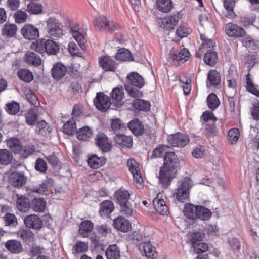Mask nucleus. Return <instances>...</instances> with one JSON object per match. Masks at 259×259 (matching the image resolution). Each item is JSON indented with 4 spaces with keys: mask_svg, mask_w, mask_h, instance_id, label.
Segmentation results:
<instances>
[{
    "mask_svg": "<svg viewBox=\"0 0 259 259\" xmlns=\"http://www.w3.org/2000/svg\"><path fill=\"white\" fill-rule=\"evenodd\" d=\"M204 236V234L201 231L195 232L192 233L191 234V241L192 246L201 241Z\"/></svg>",
    "mask_w": 259,
    "mask_h": 259,
    "instance_id": "338daca9",
    "label": "nucleus"
},
{
    "mask_svg": "<svg viewBox=\"0 0 259 259\" xmlns=\"http://www.w3.org/2000/svg\"><path fill=\"white\" fill-rule=\"evenodd\" d=\"M192 186V181L189 178H185L182 181L179 187V202L189 201L190 189Z\"/></svg>",
    "mask_w": 259,
    "mask_h": 259,
    "instance_id": "423d86ee",
    "label": "nucleus"
},
{
    "mask_svg": "<svg viewBox=\"0 0 259 259\" xmlns=\"http://www.w3.org/2000/svg\"><path fill=\"white\" fill-rule=\"evenodd\" d=\"M124 92L122 87H115L112 90V98L117 102H120L123 98Z\"/></svg>",
    "mask_w": 259,
    "mask_h": 259,
    "instance_id": "052dcab7",
    "label": "nucleus"
},
{
    "mask_svg": "<svg viewBox=\"0 0 259 259\" xmlns=\"http://www.w3.org/2000/svg\"><path fill=\"white\" fill-rule=\"evenodd\" d=\"M205 148L202 146H197L192 151V154L196 158H201L205 155Z\"/></svg>",
    "mask_w": 259,
    "mask_h": 259,
    "instance_id": "774afa93",
    "label": "nucleus"
},
{
    "mask_svg": "<svg viewBox=\"0 0 259 259\" xmlns=\"http://www.w3.org/2000/svg\"><path fill=\"white\" fill-rule=\"evenodd\" d=\"M35 168L37 171L41 173H44L47 171L48 166L44 160L39 158L35 161Z\"/></svg>",
    "mask_w": 259,
    "mask_h": 259,
    "instance_id": "69168bd1",
    "label": "nucleus"
},
{
    "mask_svg": "<svg viewBox=\"0 0 259 259\" xmlns=\"http://www.w3.org/2000/svg\"><path fill=\"white\" fill-rule=\"evenodd\" d=\"M123 134H118V135L115 136L114 139L116 143L122 147H131L133 145L132 138Z\"/></svg>",
    "mask_w": 259,
    "mask_h": 259,
    "instance_id": "393cba45",
    "label": "nucleus"
},
{
    "mask_svg": "<svg viewBox=\"0 0 259 259\" xmlns=\"http://www.w3.org/2000/svg\"><path fill=\"white\" fill-rule=\"evenodd\" d=\"M114 209V205L110 200H105L100 204V214L101 216H107Z\"/></svg>",
    "mask_w": 259,
    "mask_h": 259,
    "instance_id": "bb28decb",
    "label": "nucleus"
},
{
    "mask_svg": "<svg viewBox=\"0 0 259 259\" xmlns=\"http://www.w3.org/2000/svg\"><path fill=\"white\" fill-rule=\"evenodd\" d=\"M153 205L156 211L161 215H166L168 212V207L163 199H155Z\"/></svg>",
    "mask_w": 259,
    "mask_h": 259,
    "instance_id": "473e14b6",
    "label": "nucleus"
},
{
    "mask_svg": "<svg viewBox=\"0 0 259 259\" xmlns=\"http://www.w3.org/2000/svg\"><path fill=\"white\" fill-rule=\"evenodd\" d=\"M6 110L10 114L15 115L20 110L19 104L16 102H12L6 104Z\"/></svg>",
    "mask_w": 259,
    "mask_h": 259,
    "instance_id": "bf43d9fd",
    "label": "nucleus"
},
{
    "mask_svg": "<svg viewBox=\"0 0 259 259\" xmlns=\"http://www.w3.org/2000/svg\"><path fill=\"white\" fill-rule=\"evenodd\" d=\"M13 159L12 154L7 149L0 150V164L8 165Z\"/></svg>",
    "mask_w": 259,
    "mask_h": 259,
    "instance_id": "ea45409f",
    "label": "nucleus"
},
{
    "mask_svg": "<svg viewBox=\"0 0 259 259\" xmlns=\"http://www.w3.org/2000/svg\"><path fill=\"white\" fill-rule=\"evenodd\" d=\"M199 21L201 25L206 30L213 29V24L206 14H201L199 16Z\"/></svg>",
    "mask_w": 259,
    "mask_h": 259,
    "instance_id": "09e8293b",
    "label": "nucleus"
},
{
    "mask_svg": "<svg viewBox=\"0 0 259 259\" xmlns=\"http://www.w3.org/2000/svg\"><path fill=\"white\" fill-rule=\"evenodd\" d=\"M46 23L48 35L50 38L57 40L63 36L61 23L58 19L54 17L49 18Z\"/></svg>",
    "mask_w": 259,
    "mask_h": 259,
    "instance_id": "7ed1b4c3",
    "label": "nucleus"
},
{
    "mask_svg": "<svg viewBox=\"0 0 259 259\" xmlns=\"http://www.w3.org/2000/svg\"><path fill=\"white\" fill-rule=\"evenodd\" d=\"M207 103L208 107L210 109L214 110L218 107L220 101L217 95L213 93H211L209 94L207 97Z\"/></svg>",
    "mask_w": 259,
    "mask_h": 259,
    "instance_id": "3c124183",
    "label": "nucleus"
},
{
    "mask_svg": "<svg viewBox=\"0 0 259 259\" xmlns=\"http://www.w3.org/2000/svg\"><path fill=\"white\" fill-rule=\"evenodd\" d=\"M99 64L106 71H115L117 68V64L109 56H103L100 57Z\"/></svg>",
    "mask_w": 259,
    "mask_h": 259,
    "instance_id": "f8f14e48",
    "label": "nucleus"
},
{
    "mask_svg": "<svg viewBox=\"0 0 259 259\" xmlns=\"http://www.w3.org/2000/svg\"><path fill=\"white\" fill-rule=\"evenodd\" d=\"M17 31V27L15 24L6 23L2 29V35L7 38L12 37L15 35Z\"/></svg>",
    "mask_w": 259,
    "mask_h": 259,
    "instance_id": "72a5a7b5",
    "label": "nucleus"
},
{
    "mask_svg": "<svg viewBox=\"0 0 259 259\" xmlns=\"http://www.w3.org/2000/svg\"><path fill=\"white\" fill-rule=\"evenodd\" d=\"M26 177L23 172H14L10 176V182L15 187H20L26 182Z\"/></svg>",
    "mask_w": 259,
    "mask_h": 259,
    "instance_id": "dca6fc26",
    "label": "nucleus"
},
{
    "mask_svg": "<svg viewBox=\"0 0 259 259\" xmlns=\"http://www.w3.org/2000/svg\"><path fill=\"white\" fill-rule=\"evenodd\" d=\"M95 27L100 31L113 32L118 28L113 21H108L104 16H101L96 19Z\"/></svg>",
    "mask_w": 259,
    "mask_h": 259,
    "instance_id": "20e7f679",
    "label": "nucleus"
},
{
    "mask_svg": "<svg viewBox=\"0 0 259 259\" xmlns=\"http://www.w3.org/2000/svg\"><path fill=\"white\" fill-rule=\"evenodd\" d=\"M156 7L159 10L166 13L171 10L173 5L171 0H157Z\"/></svg>",
    "mask_w": 259,
    "mask_h": 259,
    "instance_id": "58836bf2",
    "label": "nucleus"
},
{
    "mask_svg": "<svg viewBox=\"0 0 259 259\" xmlns=\"http://www.w3.org/2000/svg\"><path fill=\"white\" fill-rule=\"evenodd\" d=\"M204 61L206 64L213 66L218 61V56L215 52L208 51L204 56Z\"/></svg>",
    "mask_w": 259,
    "mask_h": 259,
    "instance_id": "79ce46f5",
    "label": "nucleus"
},
{
    "mask_svg": "<svg viewBox=\"0 0 259 259\" xmlns=\"http://www.w3.org/2000/svg\"><path fill=\"white\" fill-rule=\"evenodd\" d=\"M106 160L104 158L98 157L94 155L88 159V164L93 168L97 169L105 163Z\"/></svg>",
    "mask_w": 259,
    "mask_h": 259,
    "instance_id": "e433bc0d",
    "label": "nucleus"
},
{
    "mask_svg": "<svg viewBox=\"0 0 259 259\" xmlns=\"http://www.w3.org/2000/svg\"><path fill=\"white\" fill-rule=\"evenodd\" d=\"M176 172V169H172V168L165 166V165L162 166L160 169L158 176L161 185L164 187L168 185Z\"/></svg>",
    "mask_w": 259,
    "mask_h": 259,
    "instance_id": "39448f33",
    "label": "nucleus"
},
{
    "mask_svg": "<svg viewBox=\"0 0 259 259\" xmlns=\"http://www.w3.org/2000/svg\"><path fill=\"white\" fill-rule=\"evenodd\" d=\"M141 252L148 258L153 259L156 257V249L151 244L147 242H142L139 247ZM144 255V254H143Z\"/></svg>",
    "mask_w": 259,
    "mask_h": 259,
    "instance_id": "f3484780",
    "label": "nucleus"
},
{
    "mask_svg": "<svg viewBox=\"0 0 259 259\" xmlns=\"http://www.w3.org/2000/svg\"><path fill=\"white\" fill-rule=\"evenodd\" d=\"M76 130L75 120L73 118L66 122L62 127V131L67 135H73Z\"/></svg>",
    "mask_w": 259,
    "mask_h": 259,
    "instance_id": "c03bdc74",
    "label": "nucleus"
},
{
    "mask_svg": "<svg viewBox=\"0 0 259 259\" xmlns=\"http://www.w3.org/2000/svg\"><path fill=\"white\" fill-rule=\"evenodd\" d=\"M114 196L117 203L122 205L128 203L130 194L128 191L120 189L115 192Z\"/></svg>",
    "mask_w": 259,
    "mask_h": 259,
    "instance_id": "c85d7f7f",
    "label": "nucleus"
},
{
    "mask_svg": "<svg viewBox=\"0 0 259 259\" xmlns=\"http://www.w3.org/2000/svg\"><path fill=\"white\" fill-rule=\"evenodd\" d=\"M221 79L220 73L215 70L210 71L207 74V86H217L221 83Z\"/></svg>",
    "mask_w": 259,
    "mask_h": 259,
    "instance_id": "a878e982",
    "label": "nucleus"
},
{
    "mask_svg": "<svg viewBox=\"0 0 259 259\" xmlns=\"http://www.w3.org/2000/svg\"><path fill=\"white\" fill-rule=\"evenodd\" d=\"M24 60L27 64L35 67L39 66L41 63L40 56L36 53L33 52L26 53Z\"/></svg>",
    "mask_w": 259,
    "mask_h": 259,
    "instance_id": "5701e85b",
    "label": "nucleus"
},
{
    "mask_svg": "<svg viewBox=\"0 0 259 259\" xmlns=\"http://www.w3.org/2000/svg\"><path fill=\"white\" fill-rule=\"evenodd\" d=\"M92 135V130L88 126H84L76 132V137L79 140H87Z\"/></svg>",
    "mask_w": 259,
    "mask_h": 259,
    "instance_id": "a19ab883",
    "label": "nucleus"
},
{
    "mask_svg": "<svg viewBox=\"0 0 259 259\" xmlns=\"http://www.w3.org/2000/svg\"><path fill=\"white\" fill-rule=\"evenodd\" d=\"M128 127L137 136L143 135L144 127L142 122L138 119H134L128 124Z\"/></svg>",
    "mask_w": 259,
    "mask_h": 259,
    "instance_id": "412c9836",
    "label": "nucleus"
},
{
    "mask_svg": "<svg viewBox=\"0 0 259 259\" xmlns=\"http://www.w3.org/2000/svg\"><path fill=\"white\" fill-rule=\"evenodd\" d=\"M168 149H170V147L167 145L159 146L153 151L151 157H160L163 154H165V151H168Z\"/></svg>",
    "mask_w": 259,
    "mask_h": 259,
    "instance_id": "13d9d810",
    "label": "nucleus"
},
{
    "mask_svg": "<svg viewBox=\"0 0 259 259\" xmlns=\"http://www.w3.org/2000/svg\"><path fill=\"white\" fill-rule=\"evenodd\" d=\"M177 156L174 152L165 151V155L164 157V164L165 166L169 167L172 169H176L177 167Z\"/></svg>",
    "mask_w": 259,
    "mask_h": 259,
    "instance_id": "6ab92c4d",
    "label": "nucleus"
},
{
    "mask_svg": "<svg viewBox=\"0 0 259 259\" xmlns=\"http://www.w3.org/2000/svg\"><path fill=\"white\" fill-rule=\"evenodd\" d=\"M96 144L103 152H108L111 148V145L108 141L107 136L103 133L97 135L95 139Z\"/></svg>",
    "mask_w": 259,
    "mask_h": 259,
    "instance_id": "9b49d317",
    "label": "nucleus"
},
{
    "mask_svg": "<svg viewBox=\"0 0 259 259\" xmlns=\"http://www.w3.org/2000/svg\"><path fill=\"white\" fill-rule=\"evenodd\" d=\"M113 225L117 230L123 232H127L131 228V224L129 221L122 216H119L115 219Z\"/></svg>",
    "mask_w": 259,
    "mask_h": 259,
    "instance_id": "2eb2a0df",
    "label": "nucleus"
},
{
    "mask_svg": "<svg viewBox=\"0 0 259 259\" xmlns=\"http://www.w3.org/2000/svg\"><path fill=\"white\" fill-rule=\"evenodd\" d=\"M125 89L129 95L133 98L139 99L142 97L143 93L138 89L132 87V85H126Z\"/></svg>",
    "mask_w": 259,
    "mask_h": 259,
    "instance_id": "6e6d98bb",
    "label": "nucleus"
},
{
    "mask_svg": "<svg viewBox=\"0 0 259 259\" xmlns=\"http://www.w3.org/2000/svg\"><path fill=\"white\" fill-rule=\"evenodd\" d=\"M27 11L31 14H39L42 11V6L40 4L31 2L27 6Z\"/></svg>",
    "mask_w": 259,
    "mask_h": 259,
    "instance_id": "4d7b16f0",
    "label": "nucleus"
},
{
    "mask_svg": "<svg viewBox=\"0 0 259 259\" xmlns=\"http://www.w3.org/2000/svg\"><path fill=\"white\" fill-rule=\"evenodd\" d=\"M196 213V219L199 218L202 220H208L211 216V212L209 209L199 205Z\"/></svg>",
    "mask_w": 259,
    "mask_h": 259,
    "instance_id": "8fccbe9b",
    "label": "nucleus"
},
{
    "mask_svg": "<svg viewBox=\"0 0 259 259\" xmlns=\"http://www.w3.org/2000/svg\"><path fill=\"white\" fill-rule=\"evenodd\" d=\"M111 128L116 135L118 134L124 133L127 130V127L120 119H113L111 121Z\"/></svg>",
    "mask_w": 259,
    "mask_h": 259,
    "instance_id": "cd10ccee",
    "label": "nucleus"
},
{
    "mask_svg": "<svg viewBox=\"0 0 259 259\" xmlns=\"http://www.w3.org/2000/svg\"><path fill=\"white\" fill-rule=\"evenodd\" d=\"M127 166L135 181L139 184H142L143 179L141 175L138 164L134 159H130L127 161Z\"/></svg>",
    "mask_w": 259,
    "mask_h": 259,
    "instance_id": "ddd939ff",
    "label": "nucleus"
},
{
    "mask_svg": "<svg viewBox=\"0 0 259 259\" xmlns=\"http://www.w3.org/2000/svg\"><path fill=\"white\" fill-rule=\"evenodd\" d=\"M94 103L96 108L102 112H105L111 105L109 97L101 92L97 94Z\"/></svg>",
    "mask_w": 259,
    "mask_h": 259,
    "instance_id": "0eeeda50",
    "label": "nucleus"
},
{
    "mask_svg": "<svg viewBox=\"0 0 259 259\" xmlns=\"http://www.w3.org/2000/svg\"><path fill=\"white\" fill-rule=\"evenodd\" d=\"M5 225L15 227L17 225V220L15 215L11 213H6L4 217Z\"/></svg>",
    "mask_w": 259,
    "mask_h": 259,
    "instance_id": "e2e57ef3",
    "label": "nucleus"
},
{
    "mask_svg": "<svg viewBox=\"0 0 259 259\" xmlns=\"http://www.w3.org/2000/svg\"><path fill=\"white\" fill-rule=\"evenodd\" d=\"M50 132V126L45 121L41 120L37 123L35 132L39 134H45L46 132Z\"/></svg>",
    "mask_w": 259,
    "mask_h": 259,
    "instance_id": "680f3d73",
    "label": "nucleus"
},
{
    "mask_svg": "<svg viewBox=\"0 0 259 259\" xmlns=\"http://www.w3.org/2000/svg\"><path fill=\"white\" fill-rule=\"evenodd\" d=\"M23 36L29 40H34L39 36L38 29L32 24H26L21 30Z\"/></svg>",
    "mask_w": 259,
    "mask_h": 259,
    "instance_id": "6e6552de",
    "label": "nucleus"
},
{
    "mask_svg": "<svg viewBox=\"0 0 259 259\" xmlns=\"http://www.w3.org/2000/svg\"><path fill=\"white\" fill-rule=\"evenodd\" d=\"M116 58L118 60L123 61L133 60V57L131 52L127 49L124 48L118 50L116 55Z\"/></svg>",
    "mask_w": 259,
    "mask_h": 259,
    "instance_id": "37998d69",
    "label": "nucleus"
},
{
    "mask_svg": "<svg viewBox=\"0 0 259 259\" xmlns=\"http://www.w3.org/2000/svg\"><path fill=\"white\" fill-rule=\"evenodd\" d=\"M17 75L19 78L26 82H29L33 80L32 73L26 69H21L18 71Z\"/></svg>",
    "mask_w": 259,
    "mask_h": 259,
    "instance_id": "a18cd8bd",
    "label": "nucleus"
},
{
    "mask_svg": "<svg viewBox=\"0 0 259 259\" xmlns=\"http://www.w3.org/2000/svg\"><path fill=\"white\" fill-rule=\"evenodd\" d=\"M228 141L231 144H235L239 139V131L237 128L230 130L228 134Z\"/></svg>",
    "mask_w": 259,
    "mask_h": 259,
    "instance_id": "864d4df0",
    "label": "nucleus"
},
{
    "mask_svg": "<svg viewBox=\"0 0 259 259\" xmlns=\"http://www.w3.org/2000/svg\"><path fill=\"white\" fill-rule=\"evenodd\" d=\"M25 226L35 230L39 229L42 226V220L36 214L27 216L24 219Z\"/></svg>",
    "mask_w": 259,
    "mask_h": 259,
    "instance_id": "4468645a",
    "label": "nucleus"
},
{
    "mask_svg": "<svg viewBox=\"0 0 259 259\" xmlns=\"http://www.w3.org/2000/svg\"><path fill=\"white\" fill-rule=\"evenodd\" d=\"M46 206V202L41 198H34L32 203V208L34 211L42 212Z\"/></svg>",
    "mask_w": 259,
    "mask_h": 259,
    "instance_id": "49530a36",
    "label": "nucleus"
},
{
    "mask_svg": "<svg viewBox=\"0 0 259 259\" xmlns=\"http://www.w3.org/2000/svg\"><path fill=\"white\" fill-rule=\"evenodd\" d=\"M64 24L65 27L68 28L70 34L78 44L82 50L84 49L85 48L84 38L80 31L79 24L68 17L65 19Z\"/></svg>",
    "mask_w": 259,
    "mask_h": 259,
    "instance_id": "f03ea898",
    "label": "nucleus"
},
{
    "mask_svg": "<svg viewBox=\"0 0 259 259\" xmlns=\"http://www.w3.org/2000/svg\"><path fill=\"white\" fill-rule=\"evenodd\" d=\"M5 247L10 252L18 254L23 250L21 243L16 240H9L5 243Z\"/></svg>",
    "mask_w": 259,
    "mask_h": 259,
    "instance_id": "4be33fe9",
    "label": "nucleus"
},
{
    "mask_svg": "<svg viewBox=\"0 0 259 259\" xmlns=\"http://www.w3.org/2000/svg\"><path fill=\"white\" fill-rule=\"evenodd\" d=\"M120 249L116 244L109 245L106 251L107 259H119L120 258Z\"/></svg>",
    "mask_w": 259,
    "mask_h": 259,
    "instance_id": "c9c22d12",
    "label": "nucleus"
},
{
    "mask_svg": "<svg viewBox=\"0 0 259 259\" xmlns=\"http://www.w3.org/2000/svg\"><path fill=\"white\" fill-rule=\"evenodd\" d=\"M198 209V205L195 206L194 204L188 203L185 205L183 212L185 216L189 219H196L197 213V209Z\"/></svg>",
    "mask_w": 259,
    "mask_h": 259,
    "instance_id": "7c9ffc66",
    "label": "nucleus"
},
{
    "mask_svg": "<svg viewBox=\"0 0 259 259\" xmlns=\"http://www.w3.org/2000/svg\"><path fill=\"white\" fill-rule=\"evenodd\" d=\"M133 105L134 108L142 111H148L150 107V104L148 101L139 99H136L134 100Z\"/></svg>",
    "mask_w": 259,
    "mask_h": 259,
    "instance_id": "de8ad7c7",
    "label": "nucleus"
},
{
    "mask_svg": "<svg viewBox=\"0 0 259 259\" xmlns=\"http://www.w3.org/2000/svg\"><path fill=\"white\" fill-rule=\"evenodd\" d=\"M51 73L54 79L59 80L65 75L66 68L62 63L58 62L54 65L52 68Z\"/></svg>",
    "mask_w": 259,
    "mask_h": 259,
    "instance_id": "aec40b11",
    "label": "nucleus"
},
{
    "mask_svg": "<svg viewBox=\"0 0 259 259\" xmlns=\"http://www.w3.org/2000/svg\"><path fill=\"white\" fill-rule=\"evenodd\" d=\"M191 55L188 49L183 48L179 51V64L183 63L191 58Z\"/></svg>",
    "mask_w": 259,
    "mask_h": 259,
    "instance_id": "0e129e2a",
    "label": "nucleus"
},
{
    "mask_svg": "<svg viewBox=\"0 0 259 259\" xmlns=\"http://www.w3.org/2000/svg\"><path fill=\"white\" fill-rule=\"evenodd\" d=\"M24 116L27 124L31 126L35 125L38 119L37 112L35 109H29Z\"/></svg>",
    "mask_w": 259,
    "mask_h": 259,
    "instance_id": "4c0bfd02",
    "label": "nucleus"
},
{
    "mask_svg": "<svg viewBox=\"0 0 259 259\" xmlns=\"http://www.w3.org/2000/svg\"><path fill=\"white\" fill-rule=\"evenodd\" d=\"M127 85L141 88L144 84L142 77L137 72H132L127 76Z\"/></svg>",
    "mask_w": 259,
    "mask_h": 259,
    "instance_id": "a211bd4d",
    "label": "nucleus"
},
{
    "mask_svg": "<svg viewBox=\"0 0 259 259\" xmlns=\"http://www.w3.org/2000/svg\"><path fill=\"white\" fill-rule=\"evenodd\" d=\"M235 0H225L224 2V6L226 9L224 12V16L228 18H234L236 16L234 12L233 8L235 6Z\"/></svg>",
    "mask_w": 259,
    "mask_h": 259,
    "instance_id": "f704fd0d",
    "label": "nucleus"
},
{
    "mask_svg": "<svg viewBox=\"0 0 259 259\" xmlns=\"http://www.w3.org/2000/svg\"><path fill=\"white\" fill-rule=\"evenodd\" d=\"M18 237L25 242H31L33 239V233L29 230H22L18 231Z\"/></svg>",
    "mask_w": 259,
    "mask_h": 259,
    "instance_id": "603ef678",
    "label": "nucleus"
},
{
    "mask_svg": "<svg viewBox=\"0 0 259 259\" xmlns=\"http://www.w3.org/2000/svg\"><path fill=\"white\" fill-rule=\"evenodd\" d=\"M160 26L167 30L173 29L178 24V13L159 20Z\"/></svg>",
    "mask_w": 259,
    "mask_h": 259,
    "instance_id": "9d476101",
    "label": "nucleus"
},
{
    "mask_svg": "<svg viewBox=\"0 0 259 259\" xmlns=\"http://www.w3.org/2000/svg\"><path fill=\"white\" fill-rule=\"evenodd\" d=\"M179 87L183 89V93L185 95L189 94L191 89V80L190 78H187L185 80H182L179 78Z\"/></svg>",
    "mask_w": 259,
    "mask_h": 259,
    "instance_id": "5fc2aeb1",
    "label": "nucleus"
},
{
    "mask_svg": "<svg viewBox=\"0 0 259 259\" xmlns=\"http://www.w3.org/2000/svg\"><path fill=\"white\" fill-rule=\"evenodd\" d=\"M31 49L42 54L46 52L50 55H56L59 51L58 45L51 39H38L31 45Z\"/></svg>",
    "mask_w": 259,
    "mask_h": 259,
    "instance_id": "f257e3e1",
    "label": "nucleus"
},
{
    "mask_svg": "<svg viewBox=\"0 0 259 259\" xmlns=\"http://www.w3.org/2000/svg\"><path fill=\"white\" fill-rule=\"evenodd\" d=\"M93 224L90 221L81 222L79 226V233L83 237H87L93 231Z\"/></svg>",
    "mask_w": 259,
    "mask_h": 259,
    "instance_id": "c756f323",
    "label": "nucleus"
},
{
    "mask_svg": "<svg viewBox=\"0 0 259 259\" xmlns=\"http://www.w3.org/2000/svg\"><path fill=\"white\" fill-rule=\"evenodd\" d=\"M7 146L15 153H19L22 149L20 141L14 137H11L7 140Z\"/></svg>",
    "mask_w": 259,
    "mask_h": 259,
    "instance_id": "2f4dec72",
    "label": "nucleus"
},
{
    "mask_svg": "<svg viewBox=\"0 0 259 259\" xmlns=\"http://www.w3.org/2000/svg\"><path fill=\"white\" fill-rule=\"evenodd\" d=\"M225 32L230 37H243L246 35V31L243 28L231 23L226 24Z\"/></svg>",
    "mask_w": 259,
    "mask_h": 259,
    "instance_id": "1a4fd4ad",
    "label": "nucleus"
},
{
    "mask_svg": "<svg viewBox=\"0 0 259 259\" xmlns=\"http://www.w3.org/2000/svg\"><path fill=\"white\" fill-rule=\"evenodd\" d=\"M17 207L19 211L22 212H28L30 208L29 199L23 195L18 196L17 199Z\"/></svg>",
    "mask_w": 259,
    "mask_h": 259,
    "instance_id": "b1692460",
    "label": "nucleus"
}]
</instances>
